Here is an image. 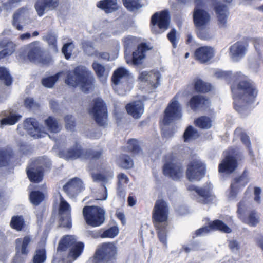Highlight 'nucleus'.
<instances>
[{
	"mask_svg": "<svg viewBox=\"0 0 263 263\" xmlns=\"http://www.w3.org/2000/svg\"><path fill=\"white\" fill-rule=\"evenodd\" d=\"M42 40L48 43L55 52L58 51L57 46V36L52 33H48L42 37Z\"/></svg>",
	"mask_w": 263,
	"mask_h": 263,
	"instance_id": "8fccbe9b",
	"label": "nucleus"
},
{
	"mask_svg": "<svg viewBox=\"0 0 263 263\" xmlns=\"http://www.w3.org/2000/svg\"><path fill=\"white\" fill-rule=\"evenodd\" d=\"M26 173L29 180L33 183L41 182L44 177V170L41 166L30 165L26 168Z\"/></svg>",
	"mask_w": 263,
	"mask_h": 263,
	"instance_id": "5701e85b",
	"label": "nucleus"
},
{
	"mask_svg": "<svg viewBox=\"0 0 263 263\" xmlns=\"http://www.w3.org/2000/svg\"><path fill=\"white\" fill-rule=\"evenodd\" d=\"M86 223L91 227H98L103 224L105 220V210L98 206H85L82 211Z\"/></svg>",
	"mask_w": 263,
	"mask_h": 263,
	"instance_id": "0eeeda50",
	"label": "nucleus"
},
{
	"mask_svg": "<svg viewBox=\"0 0 263 263\" xmlns=\"http://www.w3.org/2000/svg\"><path fill=\"white\" fill-rule=\"evenodd\" d=\"M28 16V11L26 8L19 9L13 16V24L17 29L21 30L22 26L18 24V23H23V20Z\"/></svg>",
	"mask_w": 263,
	"mask_h": 263,
	"instance_id": "f704fd0d",
	"label": "nucleus"
},
{
	"mask_svg": "<svg viewBox=\"0 0 263 263\" xmlns=\"http://www.w3.org/2000/svg\"><path fill=\"white\" fill-rule=\"evenodd\" d=\"M21 117V116L15 112L4 111L0 114V127L13 125L20 120Z\"/></svg>",
	"mask_w": 263,
	"mask_h": 263,
	"instance_id": "cd10ccee",
	"label": "nucleus"
},
{
	"mask_svg": "<svg viewBox=\"0 0 263 263\" xmlns=\"http://www.w3.org/2000/svg\"><path fill=\"white\" fill-rule=\"evenodd\" d=\"M73 48L74 46L72 43L65 44L63 46L62 52L67 59H68L70 57Z\"/></svg>",
	"mask_w": 263,
	"mask_h": 263,
	"instance_id": "13d9d810",
	"label": "nucleus"
},
{
	"mask_svg": "<svg viewBox=\"0 0 263 263\" xmlns=\"http://www.w3.org/2000/svg\"><path fill=\"white\" fill-rule=\"evenodd\" d=\"M45 210V207H43L42 209H38L35 212V215L36 217L37 223H41L42 222Z\"/></svg>",
	"mask_w": 263,
	"mask_h": 263,
	"instance_id": "338daca9",
	"label": "nucleus"
},
{
	"mask_svg": "<svg viewBox=\"0 0 263 263\" xmlns=\"http://www.w3.org/2000/svg\"><path fill=\"white\" fill-rule=\"evenodd\" d=\"M0 47L4 48V50L7 55L12 54L15 50V45L11 41L7 40H3L0 42Z\"/></svg>",
	"mask_w": 263,
	"mask_h": 263,
	"instance_id": "49530a36",
	"label": "nucleus"
},
{
	"mask_svg": "<svg viewBox=\"0 0 263 263\" xmlns=\"http://www.w3.org/2000/svg\"><path fill=\"white\" fill-rule=\"evenodd\" d=\"M179 93H177L172 99L164 111L163 122L168 124L174 120L179 119L182 116V110L178 99Z\"/></svg>",
	"mask_w": 263,
	"mask_h": 263,
	"instance_id": "6e6552de",
	"label": "nucleus"
},
{
	"mask_svg": "<svg viewBox=\"0 0 263 263\" xmlns=\"http://www.w3.org/2000/svg\"><path fill=\"white\" fill-rule=\"evenodd\" d=\"M205 165H188L186 175L190 181H199L204 177L206 172Z\"/></svg>",
	"mask_w": 263,
	"mask_h": 263,
	"instance_id": "f3484780",
	"label": "nucleus"
},
{
	"mask_svg": "<svg viewBox=\"0 0 263 263\" xmlns=\"http://www.w3.org/2000/svg\"><path fill=\"white\" fill-rule=\"evenodd\" d=\"M90 50H93L91 47H87L85 49V52L89 55H94L96 57L106 61H112L115 60L118 57V53H115L114 55H110L107 52H91Z\"/></svg>",
	"mask_w": 263,
	"mask_h": 263,
	"instance_id": "72a5a7b5",
	"label": "nucleus"
},
{
	"mask_svg": "<svg viewBox=\"0 0 263 263\" xmlns=\"http://www.w3.org/2000/svg\"><path fill=\"white\" fill-rule=\"evenodd\" d=\"M65 74L63 72H58L54 76L44 78L42 80V85L47 88H52L59 78Z\"/></svg>",
	"mask_w": 263,
	"mask_h": 263,
	"instance_id": "79ce46f5",
	"label": "nucleus"
},
{
	"mask_svg": "<svg viewBox=\"0 0 263 263\" xmlns=\"http://www.w3.org/2000/svg\"><path fill=\"white\" fill-rule=\"evenodd\" d=\"M66 128L67 129L72 131L75 126V122L73 118L70 115H67L65 117Z\"/></svg>",
	"mask_w": 263,
	"mask_h": 263,
	"instance_id": "bf43d9fd",
	"label": "nucleus"
},
{
	"mask_svg": "<svg viewBox=\"0 0 263 263\" xmlns=\"http://www.w3.org/2000/svg\"><path fill=\"white\" fill-rule=\"evenodd\" d=\"M249 172L247 169H245L241 175L235 177L233 182L237 185L242 187L245 186L249 182Z\"/></svg>",
	"mask_w": 263,
	"mask_h": 263,
	"instance_id": "37998d69",
	"label": "nucleus"
},
{
	"mask_svg": "<svg viewBox=\"0 0 263 263\" xmlns=\"http://www.w3.org/2000/svg\"><path fill=\"white\" fill-rule=\"evenodd\" d=\"M96 122L100 126L104 125L107 120V114L103 100L96 99L93 100V106L89 111Z\"/></svg>",
	"mask_w": 263,
	"mask_h": 263,
	"instance_id": "9b49d317",
	"label": "nucleus"
},
{
	"mask_svg": "<svg viewBox=\"0 0 263 263\" xmlns=\"http://www.w3.org/2000/svg\"><path fill=\"white\" fill-rule=\"evenodd\" d=\"M31 241V238L29 235L25 236L23 238L16 239L15 240L16 255L27 256L29 252V245Z\"/></svg>",
	"mask_w": 263,
	"mask_h": 263,
	"instance_id": "412c9836",
	"label": "nucleus"
},
{
	"mask_svg": "<svg viewBox=\"0 0 263 263\" xmlns=\"http://www.w3.org/2000/svg\"><path fill=\"white\" fill-rule=\"evenodd\" d=\"M235 134L240 135V139L241 141L246 145L249 149L250 155H252V151L251 150V143L249 139V137L244 133L241 132L240 129H237L235 130Z\"/></svg>",
	"mask_w": 263,
	"mask_h": 263,
	"instance_id": "5fc2aeb1",
	"label": "nucleus"
},
{
	"mask_svg": "<svg viewBox=\"0 0 263 263\" xmlns=\"http://www.w3.org/2000/svg\"><path fill=\"white\" fill-rule=\"evenodd\" d=\"M59 214V222L63 227L70 228L72 227L71 218V207L69 204L61 195L60 196Z\"/></svg>",
	"mask_w": 263,
	"mask_h": 263,
	"instance_id": "ddd939ff",
	"label": "nucleus"
},
{
	"mask_svg": "<svg viewBox=\"0 0 263 263\" xmlns=\"http://www.w3.org/2000/svg\"><path fill=\"white\" fill-rule=\"evenodd\" d=\"M210 231H218L224 233H230L232 229L221 220L216 219L209 223L207 227H204L197 230L195 234L196 236L209 233Z\"/></svg>",
	"mask_w": 263,
	"mask_h": 263,
	"instance_id": "4468645a",
	"label": "nucleus"
},
{
	"mask_svg": "<svg viewBox=\"0 0 263 263\" xmlns=\"http://www.w3.org/2000/svg\"><path fill=\"white\" fill-rule=\"evenodd\" d=\"M161 78V74L158 71H149L147 83L151 86L152 89H156L159 86Z\"/></svg>",
	"mask_w": 263,
	"mask_h": 263,
	"instance_id": "58836bf2",
	"label": "nucleus"
},
{
	"mask_svg": "<svg viewBox=\"0 0 263 263\" xmlns=\"http://www.w3.org/2000/svg\"><path fill=\"white\" fill-rule=\"evenodd\" d=\"M92 67L98 78L102 83H105L109 76V71L97 61H94Z\"/></svg>",
	"mask_w": 263,
	"mask_h": 263,
	"instance_id": "2f4dec72",
	"label": "nucleus"
},
{
	"mask_svg": "<svg viewBox=\"0 0 263 263\" xmlns=\"http://www.w3.org/2000/svg\"><path fill=\"white\" fill-rule=\"evenodd\" d=\"M69 248H70V249L68 257L76 260L83 253L84 244L82 242H77L76 239L72 236L65 235L59 241L57 251H65Z\"/></svg>",
	"mask_w": 263,
	"mask_h": 263,
	"instance_id": "39448f33",
	"label": "nucleus"
},
{
	"mask_svg": "<svg viewBox=\"0 0 263 263\" xmlns=\"http://www.w3.org/2000/svg\"><path fill=\"white\" fill-rule=\"evenodd\" d=\"M117 248L111 242H104L98 248L93 255L94 263H116Z\"/></svg>",
	"mask_w": 263,
	"mask_h": 263,
	"instance_id": "423d86ee",
	"label": "nucleus"
},
{
	"mask_svg": "<svg viewBox=\"0 0 263 263\" xmlns=\"http://www.w3.org/2000/svg\"><path fill=\"white\" fill-rule=\"evenodd\" d=\"M28 57L31 61L38 62L43 64H47L49 60H44L42 58L43 50L38 41L34 42L28 45Z\"/></svg>",
	"mask_w": 263,
	"mask_h": 263,
	"instance_id": "dca6fc26",
	"label": "nucleus"
},
{
	"mask_svg": "<svg viewBox=\"0 0 263 263\" xmlns=\"http://www.w3.org/2000/svg\"><path fill=\"white\" fill-rule=\"evenodd\" d=\"M219 27L224 28L227 27L228 9L226 5L219 2L215 7Z\"/></svg>",
	"mask_w": 263,
	"mask_h": 263,
	"instance_id": "a878e982",
	"label": "nucleus"
},
{
	"mask_svg": "<svg viewBox=\"0 0 263 263\" xmlns=\"http://www.w3.org/2000/svg\"><path fill=\"white\" fill-rule=\"evenodd\" d=\"M47 9H51L58 5L57 0H44L43 1Z\"/></svg>",
	"mask_w": 263,
	"mask_h": 263,
	"instance_id": "774afa93",
	"label": "nucleus"
},
{
	"mask_svg": "<svg viewBox=\"0 0 263 263\" xmlns=\"http://www.w3.org/2000/svg\"><path fill=\"white\" fill-rule=\"evenodd\" d=\"M45 124L50 132L57 133L61 129V125L58 121L52 117H49L45 120Z\"/></svg>",
	"mask_w": 263,
	"mask_h": 263,
	"instance_id": "4c0bfd02",
	"label": "nucleus"
},
{
	"mask_svg": "<svg viewBox=\"0 0 263 263\" xmlns=\"http://www.w3.org/2000/svg\"><path fill=\"white\" fill-rule=\"evenodd\" d=\"M235 77L237 87H232L234 96V107L238 111L245 109L248 104L254 101L257 91L255 87L250 83L247 78L241 73H237Z\"/></svg>",
	"mask_w": 263,
	"mask_h": 263,
	"instance_id": "f257e3e1",
	"label": "nucleus"
},
{
	"mask_svg": "<svg viewBox=\"0 0 263 263\" xmlns=\"http://www.w3.org/2000/svg\"><path fill=\"white\" fill-rule=\"evenodd\" d=\"M215 51L212 47L203 46L198 48L195 52L196 59L201 63H206L214 55Z\"/></svg>",
	"mask_w": 263,
	"mask_h": 263,
	"instance_id": "4be33fe9",
	"label": "nucleus"
},
{
	"mask_svg": "<svg viewBox=\"0 0 263 263\" xmlns=\"http://www.w3.org/2000/svg\"><path fill=\"white\" fill-rule=\"evenodd\" d=\"M188 190L195 191L198 194L199 197L198 202L202 204H206L212 200L211 193L208 189L191 185L189 186Z\"/></svg>",
	"mask_w": 263,
	"mask_h": 263,
	"instance_id": "bb28decb",
	"label": "nucleus"
},
{
	"mask_svg": "<svg viewBox=\"0 0 263 263\" xmlns=\"http://www.w3.org/2000/svg\"><path fill=\"white\" fill-rule=\"evenodd\" d=\"M90 174L94 181L102 182L104 183H107L109 178L113 177V173L111 171H104L102 173H97L90 172Z\"/></svg>",
	"mask_w": 263,
	"mask_h": 263,
	"instance_id": "c9c22d12",
	"label": "nucleus"
},
{
	"mask_svg": "<svg viewBox=\"0 0 263 263\" xmlns=\"http://www.w3.org/2000/svg\"><path fill=\"white\" fill-rule=\"evenodd\" d=\"M240 189V186L236 185L232 182L230 188V197L233 198H235L237 197Z\"/></svg>",
	"mask_w": 263,
	"mask_h": 263,
	"instance_id": "052dcab7",
	"label": "nucleus"
},
{
	"mask_svg": "<svg viewBox=\"0 0 263 263\" xmlns=\"http://www.w3.org/2000/svg\"><path fill=\"white\" fill-rule=\"evenodd\" d=\"M163 172L173 180H179L182 176L183 170L181 165H163Z\"/></svg>",
	"mask_w": 263,
	"mask_h": 263,
	"instance_id": "c85d7f7f",
	"label": "nucleus"
},
{
	"mask_svg": "<svg viewBox=\"0 0 263 263\" xmlns=\"http://www.w3.org/2000/svg\"><path fill=\"white\" fill-rule=\"evenodd\" d=\"M209 104V100L205 99L202 96L196 95L191 98L187 105L192 109L196 110L204 108Z\"/></svg>",
	"mask_w": 263,
	"mask_h": 263,
	"instance_id": "7c9ffc66",
	"label": "nucleus"
},
{
	"mask_svg": "<svg viewBox=\"0 0 263 263\" xmlns=\"http://www.w3.org/2000/svg\"><path fill=\"white\" fill-rule=\"evenodd\" d=\"M152 30L156 34H160L166 30L169 26L170 17L167 11L155 13L152 17Z\"/></svg>",
	"mask_w": 263,
	"mask_h": 263,
	"instance_id": "1a4fd4ad",
	"label": "nucleus"
},
{
	"mask_svg": "<svg viewBox=\"0 0 263 263\" xmlns=\"http://www.w3.org/2000/svg\"><path fill=\"white\" fill-rule=\"evenodd\" d=\"M24 126L28 134L34 138L42 137L46 134L41 131L37 122L33 118L27 119L24 123Z\"/></svg>",
	"mask_w": 263,
	"mask_h": 263,
	"instance_id": "6ab92c4d",
	"label": "nucleus"
},
{
	"mask_svg": "<svg viewBox=\"0 0 263 263\" xmlns=\"http://www.w3.org/2000/svg\"><path fill=\"white\" fill-rule=\"evenodd\" d=\"M83 189V181L78 177L70 179L63 186L64 193L71 198L76 197Z\"/></svg>",
	"mask_w": 263,
	"mask_h": 263,
	"instance_id": "2eb2a0df",
	"label": "nucleus"
},
{
	"mask_svg": "<svg viewBox=\"0 0 263 263\" xmlns=\"http://www.w3.org/2000/svg\"><path fill=\"white\" fill-rule=\"evenodd\" d=\"M126 108L128 114L135 119H139L144 112V105L140 101L129 103Z\"/></svg>",
	"mask_w": 263,
	"mask_h": 263,
	"instance_id": "c756f323",
	"label": "nucleus"
},
{
	"mask_svg": "<svg viewBox=\"0 0 263 263\" xmlns=\"http://www.w3.org/2000/svg\"><path fill=\"white\" fill-rule=\"evenodd\" d=\"M44 194L40 191H32L29 195L30 202L34 206L39 205L44 200Z\"/></svg>",
	"mask_w": 263,
	"mask_h": 263,
	"instance_id": "e433bc0d",
	"label": "nucleus"
},
{
	"mask_svg": "<svg viewBox=\"0 0 263 263\" xmlns=\"http://www.w3.org/2000/svg\"><path fill=\"white\" fill-rule=\"evenodd\" d=\"M238 165H219L218 171L222 175H230L237 168Z\"/></svg>",
	"mask_w": 263,
	"mask_h": 263,
	"instance_id": "4d7b16f0",
	"label": "nucleus"
},
{
	"mask_svg": "<svg viewBox=\"0 0 263 263\" xmlns=\"http://www.w3.org/2000/svg\"><path fill=\"white\" fill-rule=\"evenodd\" d=\"M199 134L196 129L192 126H189L184 131L183 139L185 142H189L197 138Z\"/></svg>",
	"mask_w": 263,
	"mask_h": 263,
	"instance_id": "c03bdc74",
	"label": "nucleus"
},
{
	"mask_svg": "<svg viewBox=\"0 0 263 263\" xmlns=\"http://www.w3.org/2000/svg\"><path fill=\"white\" fill-rule=\"evenodd\" d=\"M194 87L195 90L198 92H206L210 91L212 89L211 85L201 80H196L195 81Z\"/></svg>",
	"mask_w": 263,
	"mask_h": 263,
	"instance_id": "09e8293b",
	"label": "nucleus"
},
{
	"mask_svg": "<svg viewBox=\"0 0 263 263\" xmlns=\"http://www.w3.org/2000/svg\"><path fill=\"white\" fill-rule=\"evenodd\" d=\"M167 37L169 41L172 43L173 47L175 48L176 47L177 37L176 32L174 29H172L167 34Z\"/></svg>",
	"mask_w": 263,
	"mask_h": 263,
	"instance_id": "e2e57ef3",
	"label": "nucleus"
},
{
	"mask_svg": "<svg viewBox=\"0 0 263 263\" xmlns=\"http://www.w3.org/2000/svg\"><path fill=\"white\" fill-rule=\"evenodd\" d=\"M193 18L197 27H204L210 23V15L205 10L196 8L193 13Z\"/></svg>",
	"mask_w": 263,
	"mask_h": 263,
	"instance_id": "a211bd4d",
	"label": "nucleus"
},
{
	"mask_svg": "<svg viewBox=\"0 0 263 263\" xmlns=\"http://www.w3.org/2000/svg\"><path fill=\"white\" fill-rule=\"evenodd\" d=\"M66 75V83L70 86H78L85 92L93 88L94 79L92 72L84 66H78L74 69L73 73L69 72Z\"/></svg>",
	"mask_w": 263,
	"mask_h": 263,
	"instance_id": "7ed1b4c3",
	"label": "nucleus"
},
{
	"mask_svg": "<svg viewBox=\"0 0 263 263\" xmlns=\"http://www.w3.org/2000/svg\"><path fill=\"white\" fill-rule=\"evenodd\" d=\"M0 80L3 81L5 84L9 86L12 83V78L7 70L4 67H0Z\"/></svg>",
	"mask_w": 263,
	"mask_h": 263,
	"instance_id": "3c124183",
	"label": "nucleus"
},
{
	"mask_svg": "<svg viewBox=\"0 0 263 263\" xmlns=\"http://www.w3.org/2000/svg\"><path fill=\"white\" fill-rule=\"evenodd\" d=\"M261 190L259 187L255 186L254 188V200L257 204L261 203Z\"/></svg>",
	"mask_w": 263,
	"mask_h": 263,
	"instance_id": "0e129e2a",
	"label": "nucleus"
},
{
	"mask_svg": "<svg viewBox=\"0 0 263 263\" xmlns=\"http://www.w3.org/2000/svg\"><path fill=\"white\" fill-rule=\"evenodd\" d=\"M247 50L246 45L241 42H237L230 48V54L233 61H238L242 59Z\"/></svg>",
	"mask_w": 263,
	"mask_h": 263,
	"instance_id": "b1692460",
	"label": "nucleus"
},
{
	"mask_svg": "<svg viewBox=\"0 0 263 263\" xmlns=\"http://www.w3.org/2000/svg\"><path fill=\"white\" fill-rule=\"evenodd\" d=\"M97 6L106 13L112 12L118 8L117 0H102L98 3Z\"/></svg>",
	"mask_w": 263,
	"mask_h": 263,
	"instance_id": "473e14b6",
	"label": "nucleus"
},
{
	"mask_svg": "<svg viewBox=\"0 0 263 263\" xmlns=\"http://www.w3.org/2000/svg\"><path fill=\"white\" fill-rule=\"evenodd\" d=\"M197 126L202 129H208L212 126V121L210 118L202 116L195 121Z\"/></svg>",
	"mask_w": 263,
	"mask_h": 263,
	"instance_id": "de8ad7c7",
	"label": "nucleus"
},
{
	"mask_svg": "<svg viewBox=\"0 0 263 263\" xmlns=\"http://www.w3.org/2000/svg\"><path fill=\"white\" fill-rule=\"evenodd\" d=\"M145 45L141 44L138 47L137 49L133 52L132 59H130V56L127 53H125V58L126 63L128 64H134L135 65L141 64L143 60L145 58Z\"/></svg>",
	"mask_w": 263,
	"mask_h": 263,
	"instance_id": "aec40b11",
	"label": "nucleus"
},
{
	"mask_svg": "<svg viewBox=\"0 0 263 263\" xmlns=\"http://www.w3.org/2000/svg\"><path fill=\"white\" fill-rule=\"evenodd\" d=\"M10 227L18 231L22 230L25 226V221L22 216H14L10 222Z\"/></svg>",
	"mask_w": 263,
	"mask_h": 263,
	"instance_id": "a18cd8bd",
	"label": "nucleus"
},
{
	"mask_svg": "<svg viewBox=\"0 0 263 263\" xmlns=\"http://www.w3.org/2000/svg\"><path fill=\"white\" fill-rule=\"evenodd\" d=\"M119 232L118 227L117 226H112L106 230L101 229L97 231H91L90 234L95 238H114L118 235Z\"/></svg>",
	"mask_w": 263,
	"mask_h": 263,
	"instance_id": "393cba45",
	"label": "nucleus"
},
{
	"mask_svg": "<svg viewBox=\"0 0 263 263\" xmlns=\"http://www.w3.org/2000/svg\"><path fill=\"white\" fill-rule=\"evenodd\" d=\"M246 204L244 200H241L237 204V214L238 218L244 223L252 227H255L259 222V218L255 210H251L247 216L245 214Z\"/></svg>",
	"mask_w": 263,
	"mask_h": 263,
	"instance_id": "f8f14e48",
	"label": "nucleus"
},
{
	"mask_svg": "<svg viewBox=\"0 0 263 263\" xmlns=\"http://www.w3.org/2000/svg\"><path fill=\"white\" fill-rule=\"evenodd\" d=\"M199 29L198 32V36L203 40H209L212 37L213 35L206 27H197Z\"/></svg>",
	"mask_w": 263,
	"mask_h": 263,
	"instance_id": "6e6d98bb",
	"label": "nucleus"
},
{
	"mask_svg": "<svg viewBox=\"0 0 263 263\" xmlns=\"http://www.w3.org/2000/svg\"><path fill=\"white\" fill-rule=\"evenodd\" d=\"M169 214L168 203L163 199L157 200L152 211V219L159 240L165 247L167 246Z\"/></svg>",
	"mask_w": 263,
	"mask_h": 263,
	"instance_id": "f03ea898",
	"label": "nucleus"
},
{
	"mask_svg": "<svg viewBox=\"0 0 263 263\" xmlns=\"http://www.w3.org/2000/svg\"><path fill=\"white\" fill-rule=\"evenodd\" d=\"M124 6L129 11H134L142 7L140 0H123Z\"/></svg>",
	"mask_w": 263,
	"mask_h": 263,
	"instance_id": "603ef678",
	"label": "nucleus"
},
{
	"mask_svg": "<svg viewBox=\"0 0 263 263\" xmlns=\"http://www.w3.org/2000/svg\"><path fill=\"white\" fill-rule=\"evenodd\" d=\"M35 9L39 16L43 15L45 10L47 9L43 1H39L35 4Z\"/></svg>",
	"mask_w": 263,
	"mask_h": 263,
	"instance_id": "680f3d73",
	"label": "nucleus"
},
{
	"mask_svg": "<svg viewBox=\"0 0 263 263\" xmlns=\"http://www.w3.org/2000/svg\"><path fill=\"white\" fill-rule=\"evenodd\" d=\"M24 104L25 106L32 109L39 107V104L34 102L32 98H26L25 100Z\"/></svg>",
	"mask_w": 263,
	"mask_h": 263,
	"instance_id": "69168bd1",
	"label": "nucleus"
},
{
	"mask_svg": "<svg viewBox=\"0 0 263 263\" xmlns=\"http://www.w3.org/2000/svg\"><path fill=\"white\" fill-rule=\"evenodd\" d=\"M125 49V53H127V49L134 47L137 43V39L133 36L128 35L122 39Z\"/></svg>",
	"mask_w": 263,
	"mask_h": 263,
	"instance_id": "864d4df0",
	"label": "nucleus"
},
{
	"mask_svg": "<svg viewBox=\"0 0 263 263\" xmlns=\"http://www.w3.org/2000/svg\"><path fill=\"white\" fill-rule=\"evenodd\" d=\"M111 81L115 85L114 89L119 94L124 95V92L129 90L130 88L133 76L128 69L121 66L114 71Z\"/></svg>",
	"mask_w": 263,
	"mask_h": 263,
	"instance_id": "20e7f679",
	"label": "nucleus"
},
{
	"mask_svg": "<svg viewBox=\"0 0 263 263\" xmlns=\"http://www.w3.org/2000/svg\"><path fill=\"white\" fill-rule=\"evenodd\" d=\"M128 149L134 155L137 156L139 158L143 157L142 150L140 147L138 142L136 139H130L128 141Z\"/></svg>",
	"mask_w": 263,
	"mask_h": 263,
	"instance_id": "ea45409f",
	"label": "nucleus"
},
{
	"mask_svg": "<svg viewBox=\"0 0 263 263\" xmlns=\"http://www.w3.org/2000/svg\"><path fill=\"white\" fill-rule=\"evenodd\" d=\"M102 155L101 152H93L91 154L86 152L84 154V151L82 150L80 146L76 145L73 148L69 149L65 152H60L59 155L60 157H62L66 160H74L79 158H90L92 159H98Z\"/></svg>",
	"mask_w": 263,
	"mask_h": 263,
	"instance_id": "9d476101",
	"label": "nucleus"
},
{
	"mask_svg": "<svg viewBox=\"0 0 263 263\" xmlns=\"http://www.w3.org/2000/svg\"><path fill=\"white\" fill-rule=\"evenodd\" d=\"M47 258L46 250L44 247L37 248L32 258L33 263H44Z\"/></svg>",
	"mask_w": 263,
	"mask_h": 263,
	"instance_id": "a19ab883",
	"label": "nucleus"
}]
</instances>
